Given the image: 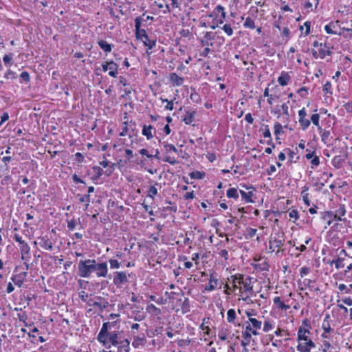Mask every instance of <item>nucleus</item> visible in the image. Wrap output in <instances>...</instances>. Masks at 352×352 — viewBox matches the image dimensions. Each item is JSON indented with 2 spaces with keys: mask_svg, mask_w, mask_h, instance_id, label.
<instances>
[{
  "mask_svg": "<svg viewBox=\"0 0 352 352\" xmlns=\"http://www.w3.org/2000/svg\"><path fill=\"white\" fill-rule=\"evenodd\" d=\"M78 274L82 278H105L108 274L107 262H98L96 259L80 260L78 264Z\"/></svg>",
  "mask_w": 352,
  "mask_h": 352,
  "instance_id": "nucleus-1",
  "label": "nucleus"
},
{
  "mask_svg": "<svg viewBox=\"0 0 352 352\" xmlns=\"http://www.w3.org/2000/svg\"><path fill=\"white\" fill-rule=\"evenodd\" d=\"M285 239L283 235L279 232L272 234L269 241V250L270 252L279 253L280 248L284 245Z\"/></svg>",
  "mask_w": 352,
  "mask_h": 352,
  "instance_id": "nucleus-2",
  "label": "nucleus"
},
{
  "mask_svg": "<svg viewBox=\"0 0 352 352\" xmlns=\"http://www.w3.org/2000/svg\"><path fill=\"white\" fill-rule=\"evenodd\" d=\"M346 214V209L344 205H340L339 208H338L335 212L331 211H326L322 213V219L326 220L327 218L333 217L335 219L338 221H344L345 219H342V217L344 216Z\"/></svg>",
  "mask_w": 352,
  "mask_h": 352,
  "instance_id": "nucleus-3",
  "label": "nucleus"
},
{
  "mask_svg": "<svg viewBox=\"0 0 352 352\" xmlns=\"http://www.w3.org/2000/svg\"><path fill=\"white\" fill-rule=\"evenodd\" d=\"M109 324L110 323L109 322L103 323L102 328L97 336L98 341L107 349H109L111 347L110 345L108 344V342L107 340L108 334L110 333L108 331Z\"/></svg>",
  "mask_w": 352,
  "mask_h": 352,
  "instance_id": "nucleus-4",
  "label": "nucleus"
},
{
  "mask_svg": "<svg viewBox=\"0 0 352 352\" xmlns=\"http://www.w3.org/2000/svg\"><path fill=\"white\" fill-rule=\"evenodd\" d=\"M128 282L129 279L125 272H116L113 273V283L117 288H122Z\"/></svg>",
  "mask_w": 352,
  "mask_h": 352,
  "instance_id": "nucleus-5",
  "label": "nucleus"
},
{
  "mask_svg": "<svg viewBox=\"0 0 352 352\" xmlns=\"http://www.w3.org/2000/svg\"><path fill=\"white\" fill-rule=\"evenodd\" d=\"M302 324L306 326L307 329H305L303 327H300L298 330V341L300 342L302 340L307 341L309 340L307 334H310L309 329H311V326L307 320H304L302 321Z\"/></svg>",
  "mask_w": 352,
  "mask_h": 352,
  "instance_id": "nucleus-6",
  "label": "nucleus"
},
{
  "mask_svg": "<svg viewBox=\"0 0 352 352\" xmlns=\"http://www.w3.org/2000/svg\"><path fill=\"white\" fill-rule=\"evenodd\" d=\"M118 67V65L113 60L105 61L102 64V71L105 72L109 69V75L113 78L117 76Z\"/></svg>",
  "mask_w": 352,
  "mask_h": 352,
  "instance_id": "nucleus-7",
  "label": "nucleus"
},
{
  "mask_svg": "<svg viewBox=\"0 0 352 352\" xmlns=\"http://www.w3.org/2000/svg\"><path fill=\"white\" fill-rule=\"evenodd\" d=\"M142 22V19L141 16H138L135 19V36L139 40H142L143 38L147 40V34L145 30L141 28Z\"/></svg>",
  "mask_w": 352,
  "mask_h": 352,
  "instance_id": "nucleus-8",
  "label": "nucleus"
},
{
  "mask_svg": "<svg viewBox=\"0 0 352 352\" xmlns=\"http://www.w3.org/2000/svg\"><path fill=\"white\" fill-rule=\"evenodd\" d=\"M251 280L252 278L248 276L245 278V282L244 283L243 286L242 287H240V291L241 292L248 293L249 294L248 296H247L245 298H243L244 300H246L249 298V296H256V293L253 290V286L252 285Z\"/></svg>",
  "mask_w": 352,
  "mask_h": 352,
  "instance_id": "nucleus-9",
  "label": "nucleus"
},
{
  "mask_svg": "<svg viewBox=\"0 0 352 352\" xmlns=\"http://www.w3.org/2000/svg\"><path fill=\"white\" fill-rule=\"evenodd\" d=\"M243 187H244L247 190H252L249 192H245L243 190H239V192L242 197L243 199L245 200L247 203H252L253 202L252 197L253 196V191L255 190V188L253 186H247L245 185H243Z\"/></svg>",
  "mask_w": 352,
  "mask_h": 352,
  "instance_id": "nucleus-10",
  "label": "nucleus"
},
{
  "mask_svg": "<svg viewBox=\"0 0 352 352\" xmlns=\"http://www.w3.org/2000/svg\"><path fill=\"white\" fill-rule=\"evenodd\" d=\"M251 333L255 336L259 334V333L256 330L254 329L252 327V326L249 324L245 327V331H243L242 333L243 338H244L243 341H245V342H248V344L250 343V340L252 338Z\"/></svg>",
  "mask_w": 352,
  "mask_h": 352,
  "instance_id": "nucleus-11",
  "label": "nucleus"
},
{
  "mask_svg": "<svg viewBox=\"0 0 352 352\" xmlns=\"http://www.w3.org/2000/svg\"><path fill=\"white\" fill-rule=\"evenodd\" d=\"M38 240L39 241L38 243L41 248L46 250H52L53 243L50 240L47 236H40L38 238Z\"/></svg>",
  "mask_w": 352,
  "mask_h": 352,
  "instance_id": "nucleus-12",
  "label": "nucleus"
},
{
  "mask_svg": "<svg viewBox=\"0 0 352 352\" xmlns=\"http://www.w3.org/2000/svg\"><path fill=\"white\" fill-rule=\"evenodd\" d=\"M27 276H28V272H23L19 273L18 274L13 275L11 277V280L16 286H18L19 287H21L23 285V282Z\"/></svg>",
  "mask_w": 352,
  "mask_h": 352,
  "instance_id": "nucleus-13",
  "label": "nucleus"
},
{
  "mask_svg": "<svg viewBox=\"0 0 352 352\" xmlns=\"http://www.w3.org/2000/svg\"><path fill=\"white\" fill-rule=\"evenodd\" d=\"M169 80L173 86H180L183 84L184 79L176 73L173 72L169 75Z\"/></svg>",
  "mask_w": 352,
  "mask_h": 352,
  "instance_id": "nucleus-14",
  "label": "nucleus"
},
{
  "mask_svg": "<svg viewBox=\"0 0 352 352\" xmlns=\"http://www.w3.org/2000/svg\"><path fill=\"white\" fill-rule=\"evenodd\" d=\"M146 342V337L144 333L133 336L132 346L134 348H138L140 345L144 346Z\"/></svg>",
  "mask_w": 352,
  "mask_h": 352,
  "instance_id": "nucleus-15",
  "label": "nucleus"
},
{
  "mask_svg": "<svg viewBox=\"0 0 352 352\" xmlns=\"http://www.w3.org/2000/svg\"><path fill=\"white\" fill-rule=\"evenodd\" d=\"M218 278L216 277V276H214V274H212L209 278L208 285L206 286L205 290L208 292H212L214 290L215 287L218 285Z\"/></svg>",
  "mask_w": 352,
  "mask_h": 352,
  "instance_id": "nucleus-16",
  "label": "nucleus"
},
{
  "mask_svg": "<svg viewBox=\"0 0 352 352\" xmlns=\"http://www.w3.org/2000/svg\"><path fill=\"white\" fill-rule=\"evenodd\" d=\"M108 339L109 342L113 346H117L120 342L118 341V331H111L108 334L107 340Z\"/></svg>",
  "mask_w": 352,
  "mask_h": 352,
  "instance_id": "nucleus-17",
  "label": "nucleus"
},
{
  "mask_svg": "<svg viewBox=\"0 0 352 352\" xmlns=\"http://www.w3.org/2000/svg\"><path fill=\"white\" fill-rule=\"evenodd\" d=\"M290 79H291V77L287 72H282L280 76L278 78L277 80H278V82L281 86H285L289 83Z\"/></svg>",
  "mask_w": 352,
  "mask_h": 352,
  "instance_id": "nucleus-18",
  "label": "nucleus"
},
{
  "mask_svg": "<svg viewBox=\"0 0 352 352\" xmlns=\"http://www.w3.org/2000/svg\"><path fill=\"white\" fill-rule=\"evenodd\" d=\"M130 342L128 339H125L118 344L117 352H129Z\"/></svg>",
  "mask_w": 352,
  "mask_h": 352,
  "instance_id": "nucleus-19",
  "label": "nucleus"
},
{
  "mask_svg": "<svg viewBox=\"0 0 352 352\" xmlns=\"http://www.w3.org/2000/svg\"><path fill=\"white\" fill-rule=\"evenodd\" d=\"M274 327H275V322L272 319H271L270 318H267L265 320L263 330L264 332H269L270 331L273 329L274 328Z\"/></svg>",
  "mask_w": 352,
  "mask_h": 352,
  "instance_id": "nucleus-20",
  "label": "nucleus"
},
{
  "mask_svg": "<svg viewBox=\"0 0 352 352\" xmlns=\"http://www.w3.org/2000/svg\"><path fill=\"white\" fill-rule=\"evenodd\" d=\"M195 114H196L195 111H186V115L184 118H182V120L186 124H190L194 121Z\"/></svg>",
  "mask_w": 352,
  "mask_h": 352,
  "instance_id": "nucleus-21",
  "label": "nucleus"
},
{
  "mask_svg": "<svg viewBox=\"0 0 352 352\" xmlns=\"http://www.w3.org/2000/svg\"><path fill=\"white\" fill-rule=\"evenodd\" d=\"M232 278H233L234 289L238 288L236 283L243 285L244 283L245 282V279H244V275L243 274H238L234 276H232Z\"/></svg>",
  "mask_w": 352,
  "mask_h": 352,
  "instance_id": "nucleus-22",
  "label": "nucleus"
},
{
  "mask_svg": "<svg viewBox=\"0 0 352 352\" xmlns=\"http://www.w3.org/2000/svg\"><path fill=\"white\" fill-rule=\"evenodd\" d=\"M98 45L105 52H110L112 50L113 45L112 44L108 43L106 41L100 40L98 41Z\"/></svg>",
  "mask_w": 352,
  "mask_h": 352,
  "instance_id": "nucleus-23",
  "label": "nucleus"
},
{
  "mask_svg": "<svg viewBox=\"0 0 352 352\" xmlns=\"http://www.w3.org/2000/svg\"><path fill=\"white\" fill-rule=\"evenodd\" d=\"M155 130L151 125H144L142 129V135L146 137L147 140H151L153 138L152 131Z\"/></svg>",
  "mask_w": 352,
  "mask_h": 352,
  "instance_id": "nucleus-24",
  "label": "nucleus"
},
{
  "mask_svg": "<svg viewBox=\"0 0 352 352\" xmlns=\"http://www.w3.org/2000/svg\"><path fill=\"white\" fill-rule=\"evenodd\" d=\"M344 161V159L342 156L336 155L332 159L331 164L336 168H340L342 166Z\"/></svg>",
  "mask_w": 352,
  "mask_h": 352,
  "instance_id": "nucleus-25",
  "label": "nucleus"
},
{
  "mask_svg": "<svg viewBox=\"0 0 352 352\" xmlns=\"http://www.w3.org/2000/svg\"><path fill=\"white\" fill-rule=\"evenodd\" d=\"M308 190H309V188L307 186H305L304 187H302L301 195H302V200H303L304 203L307 206H309L311 204V201L309 199V193L307 192Z\"/></svg>",
  "mask_w": 352,
  "mask_h": 352,
  "instance_id": "nucleus-26",
  "label": "nucleus"
},
{
  "mask_svg": "<svg viewBox=\"0 0 352 352\" xmlns=\"http://www.w3.org/2000/svg\"><path fill=\"white\" fill-rule=\"evenodd\" d=\"M274 303L278 304L277 307L284 311H287L289 309V306L285 305L283 302L280 300V298L279 296H276L274 298Z\"/></svg>",
  "mask_w": 352,
  "mask_h": 352,
  "instance_id": "nucleus-27",
  "label": "nucleus"
},
{
  "mask_svg": "<svg viewBox=\"0 0 352 352\" xmlns=\"http://www.w3.org/2000/svg\"><path fill=\"white\" fill-rule=\"evenodd\" d=\"M181 309L183 314H187L190 311V301L188 298H184L181 305Z\"/></svg>",
  "mask_w": 352,
  "mask_h": 352,
  "instance_id": "nucleus-28",
  "label": "nucleus"
},
{
  "mask_svg": "<svg viewBox=\"0 0 352 352\" xmlns=\"http://www.w3.org/2000/svg\"><path fill=\"white\" fill-rule=\"evenodd\" d=\"M344 258H338L336 260H332L331 261H329V263L331 265L333 264H335V267L336 269L342 268L344 267Z\"/></svg>",
  "mask_w": 352,
  "mask_h": 352,
  "instance_id": "nucleus-29",
  "label": "nucleus"
},
{
  "mask_svg": "<svg viewBox=\"0 0 352 352\" xmlns=\"http://www.w3.org/2000/svg\"><path fill=\"white\" fill-rule=\"evenodd\" d=\"M329 318V316L327 315L324 319L323 322H322V327L324 333H330L333 330L330 327Z\"/></svg>",
  "mask_w": 352,
  "mask_h": 352,
  "instance_id": "nucleus-30",
  "label": "nucleus"
},
{
  "mask_svg": "<svg viewBox=\"0 0 352 352\" xmlns=\"http://www.w3.org/2000/svg\"><path fill=\"white\" fill-rule=\"evenodd\" d=\"M226 195L228 198L237 199L239 198L238 190L235 188H230L227 190Z\"/></svg>",
  "mask_w": 352,
  "mask_h": 352,
  "instance_id": "nucleus-31",
  "label": "nucleus"
},
{
  "mask_svg": "<svg viewBox=\"0 0 352 352\" xmlns=\"http://www.w3.org/2000/svg\"><path fill=\"white\" fill-rule=\"evenodd\" d=\"M189 175L193 179H202L205 177V173L196 170L191 172Z\"/></svg>",
  "mask_w": 352,
  "mask_h": 352,
  "instance_id": "nucleus-32",
  "label": "nucleus"
},
{
  "mask_svg": "<svg viewBox=\"0 0 352 352\" xmlns=\"http://www.w3.org/2000/svg\"><path fill=\"white\" fill-rule=\"evenodd\" d=\"M142 41L144 45L145 46L148 47V48L149 50H152L155 46V45H156V41L155 40H151L149 38L148 36H147V40L143 38Z\"/></svg>",
  "mask_w": 352,
  "mask_h": 352,
  "instance_id": "nucleus-33",
  "label": "nucleus"
},
{
  "mask_svg": "<svg viewBox=\"0 0 352 352\" xmlns=\"http://www.w3.org/2000/svg\"><path fill=\"white\" fill-rule=\"evenodd\" d=\"M332 47H327V49H320L319 50V56L320 58L323 59L327 55L331 56L332 54L331 51Z\"/></svg>",
  "mask_w": 352,
  "mask_h": 352,
  "instance_id": "nucleus-34",
  "label": "nucleus"
},
{
  "mask_svg": "<svg viewBox=\"0 0 352 352\" xmlns=\"http://www.w3.org/2000/svg\"><path fill=\"white\" fill-rule=\"evenodd\" d=\"M243 26L245 28H249V29L253 30L255 28L254 21L252 18L248 16L246 18V19L243 23Z\"/></svg>",
  "mask_w": 352,
  "mask_h": 352,
  "instance_id": "nucleus-35",
  "label": "nucleus"
},
{
  "mask_svg": "<svg viewBox=\"0 0 352 352\" xmlns=\"http://www.w3.org/2000/svg\"><path fill=\"white\" fill-rule=\"evenodd\" d=\"M249 322H251L252 325V328H254L255 330L260 329L261 328L262 322L254 318H250Z\"/></svg>",
  "mask_w": 352,
  "mask_h": 352,
  "instance_id": "nucleus-36",
  "label": "nucleus"
},
{
  "mask_svg": "<svg viewBox=\"0 0 352 352\" xmlns=\"http://www.w3.org/2000/svg\"><path fill=\"white\" fill-rule=\"evenodd\" d=\"M228 329L222 328L218 333V338L222 340L225 341L228 339Z\"/></svg>",
  "mask_w": 352,
  "mask_h": 352,
  "instance_id": "nucleus-37",
  "label": "nucleus"
},
{
  "mask_svg": "<svg viewBox=\"0 0 352 352\" xmlns=\"http://www.w3.org/2000/svg\"><path fill=\"white\" fill-rule=\"evenodd\" d=\"M236 318V311L233 309H230L227 312V320L228 322H234Z\"/></svg>",
  "mask_w": 352,
  "mask_h": 352,
  "instance_id": "nucleus-38",
  "label": "nucleus"
},
{
  "mask_svg": "<svg viewBox=\"0 0 352 352\" xmlns=\"http://www.w3.org/2000/svg\"><path fill=\"white\" fill-rule=\"evenodd\" d=\"M190 98L192 102L195 103H200L201 102L200 95L197 92H196L195 89H193V92L191 93Z\"/></svg>",
  "mask_w": 352,
  "mask_h": 352,
  "instance_id": "nucleus-39",
  "label": "nucleus"
},
{
  "mask_svg": "<svg viewBox=\"0 0 352 352\" xmlns=\"http://www.w3.org/2000/svg\"><path fill=\"white\" fill-rule=\"evenodd\" d=\"M78 197H79V201L80 202H85V208L87 209L88 206H89L90 203V195H86L83 196H80L79 194L78 195Z\"/></svg>",
  "mask_w": 352,
  "mask_h": 352,
  "instance_id": "nucleus-40",
  "label": "nucleus"
},
{
  "mask_svg": "<svg viewBox=\"0 0 352 352\" xmlns=\"http://www.w3.org/2000/svg\"><path fill=\"white\" fill-rule=\"evenodd\" d=\"M30 258V252H29V254H21V259L24 261V265H25L26 270H28L30 268L29 261Z\"/></svg>",
  "mask_w": 352,
  "mask_h": 352,
  "instance_id": "nucleus-41",
  "label": "nucleus"
},
{
  "mask_svg": "<svg viewBox=\"0 0 352 352\" xmlns=\"http://www.w3.org/2000/svg\"><path fill=\"white\" fill-rule=\"evenodd\" d=\"M299 123L302 130L304 131L306 130L310 125V121L305 118L299 119Z\"/></svg>",
  "mask_w": 352,
  "mask_h": 352,
  "instance_id": "nucleus-42",
  "label": "nucleus"
},
{
  "mask_svg": "<svg viewBox=\"0 0 352 352\" xmlns=\"http://www.w3.org/2000/svg\"><path fill=\"white\" fill-rule=\"evenodd\" d=\"M296 348L300 352H310V349L306 344V342L305 343H299Z\"/></svg>",
  "mask_w": 352,
  "mask_h": 352,
  "instance_id": "nucleus-43",
  "label": "nucleus"
},
{
  "mask_svg": "<svg viewBox=\"0 0 352 352\" xmlns=\"http://www.w3.org/2000/svg\"><path fill=\"white\" fill-rule=\"evenodd\" d=\"M21 254H29V252H30V247L25 242L24 245H21L19 247Z\"/></svg>",
  "mask_w": 352,
  "mask_h": 352,
  "instance_id": "nucleus-44",
  "label": "nucleus"
},
{
  "mask_svg": "<svg viewBox=\"0 0 352 352\" xmlns=\"http://www.w3.org/2000/svg\"><path fill=\"white\" fill-rule=\"evenodd\" d=\"M164 146L166 151V152L169 153V152H174V153H177V149L175 148V146L171 144H168V143H164Z\"/></svg>",
  "mask_w": 352,
  "mask_h": 352,
  "instance_id": "nucleus-45",
  "label": "nucleus"
},
{
  "mask_svg": "<svg viewBox=\"0 0 352 352\" xmlns=\"http://www.w3.org/2000/svg\"><path fill=\"white\" fill-rule=\"evenodd\" d=\"M332 28H335L333 23H330L324 26V30L327 34H336L337 32L332 30Z\"/></svg>",
  "mask_w": 352,
  "mask_h": 352,
  "instance_id": "nucleus-46",
  "label": "nucleus"
},
{
  "mask_svg": "<svg viewBox=\"0 0 352 352\" xmlns=\"http://www.w3.org/2000/svg\"><path fill=\"white\" fill-rule=\"evenodd\" d=\"M109 263L110 265L111 269H118L120 266V263L118 262V260L116 259H109Z\"/></svg>",
  "mask_w": 352,
  "mask_h": 352,
  "instance_id": "nucleus-47",
  "label": "nucleus"
},
{
  "mask_svg": "<svg viewBox=\"0 0 352 352\" xmlns=\"http://www.w3.org/2000/svg\"><path fill=\"white\" fill-rule=\"evenodd\" d=\"M319 119L320 116L318 113H314L311 116V120L314 125L318 126L319 129H321V127L319 126Z\"/></svg>",
  "mask_w": 352,
  "mask_h": 352,
  "instance_id": "nucleus-48",
  "label": "nucleus"
},
{
  "mask_svg": "<svg viewBox=\"0 0 352 352\" xmlns=\"http://www.w3.org/2000/svg\"><path fill=\"white\" fill-rule=\"evenodd\" d=\"M77 225L76 221L74 219H72L69 221H67V228L69 231H73Z\"/></svg>",
  "mask_w": 352,
  "mask_h": 352,
  "instance_id": "nucleus-49",
  "label": "nucleus"
},
{
  "mask_svg": "<svg viewBox=\"0 0 352 352\" xmlns=\"http://www.w3.org/2000/svg\"><path fill=\"white\" fill-rule=\"evenodd\" d=\"M157 194V189L155 186H151L149 188L148 192V197H150L151 198L153 199L154 196Z\"/></svg>",
  "mask_w": 352,
  "mask_h": 352,
  "instance_id": "nucleus-50",
  "label": "nucleus"
},
{
  "mask_svg": "<svg viewBox=\"0 0 352 352\" xmlns=\"http://www.w3.org/2000/svg\"><path fill=\"white\" fill-rule=\"evenodd\" d=\"M129 131L128 122L125 121L122 123V131L120 133V136H125Z\"/></svg>",
  "mask_w": 352,
  "mask_h": 352,
  "instance_id": "nucleus-51",
  "label": "nucleus"
},
{
  "mask_svg": "<svg viewBox=\"0 0 352 352\" xmlns=\"http://www.w3.org/2000/svg\"><path fill=\"white\" fill-rule=\"evenodd\" d=\"M94 172L96 173V177L99 178L104 173V170L99 166H94L93 167Z\"/></svg>",
  "mask_w": 352,
  "mask_h": 352,
  "instance_id": "nucleus-52",
  "label": "nucleus"
},
{
  "mask_svg": "<svg viewBox=\"0 0 352 352\" xmlns=\"http://www.w3.org/2000/svg\"><path fill=\"white\" fill-rule=\"evenodd\" d=\"M274 128L275 135H278L280 133H283V126L280 123H278V122L275 123Z\"/></svg>",
  "mask_w": 352,
  "mask_h": 352,
  "instance_id": "nucleus-53",
  "label": "nucleus"
},
{
  "mask_svg": "<svg viewBox=\"0 0 352 352\" xmlns=\"http://www.w3.org/2000/svg\"><path fill=\"white\" fill-rule=\"evenodd\" d=\"M215 11H217L218 12H221V15L223 17V19H226V12H225L224 8L222 6L218 5L217 6H216V8L214 9V12Z\"/></svg>",
  "mask_w": 352,
  "mask_h": 352,
  "instance_id": "nucleus-54",
  "label": "nucleus"
},
{
  "mask_svg": "<svg viewBox=\"0 0 352 352\" xmlns=\"http://www.w3.org/2000/svg\"><path fill=\"white\" fill-rule=\"evenodd\" d=\"M223 30L228 36H231L233 34V30L229 24H225L223 27Z\"/></svg>",
  "mask_w": 352,
  "mask_h": 352,
  "instance_id": "nucleus-55",
  "label": "nucleus"
},
{
  "mask_svg": "<svg viewBox=\"0 0 352 352\" xmlns=\"http://www.w3.org/2000/svg\"><path fill=\"white\" fill-rule=\"evenodd\" d=\"M108 305V302H104V304L100 303L98 302H94L93 304V307H98L101 311L106 309Z\"/></svg>",
  "mask_w": 352,
  "mask_h": 352,
  "instance_id": "nucleus-56",
  "label": "nucleus"
},
{
  "mask_svg": "<svg viewBox=\"0 0 352 352\" xmlns=\"http://www.w3.org/2000/svg\"><path fill=\"white\" fill-rule=\"evenodd\" d=\"M4 77L7 79H14L16 78V73L9 69L5 74Z\"/></svg>",
  "mask_w": 352,
  "mask_h": 352,
  "instance_id": "nucleus-57",
  "label": "nucleus"
},
{
  "mask_svg": "<svg viewBox=\"0 0 352 352\" xmlns=\"http://www.w3.org/2000/svg\"><path fill=\"white\" fill-rule=\"evenodd\" d=\"M17 317L20 321L23 322L25 324V326H28V324L25 322V320L28 318V316L25 314V312H23L21 314H18Z\"/></svg>",
  "mask_w": 352,
  "mask_h": 352,
  "instance_id": "nucleus-58",
  "label": "nucleus"
},
{
  "mask_svg": "<svg viewBox=\"0 0 352 352\" xmlns=\"http://www.w3.org/2000/svg\"><path fill=\"white\" fill-rule=\"evenodd\" d=\"M298 93L302 98H305L308 94V89L305 87H302L298 90Z\"/></svg>",
  "mask_w": 352,
  "mask_h": 352,
  "instance_id": "nucleus-59",
  "label": "nucleus"
},
{
  "mask_svg": "<svg viewBox=\"0 0 352 352\" xmlns=\"http://www.w3.org/2000/svg\"><path fill=\"white\" fill-rule=\"evenodd\" d=\"M164 162H168L172 165L177 164L178 163V161L175 160V157H172L170 156H166L165 159L164 160Z\"/></svg>",
  "mask_w": 352,
  "mask_h": 352,
  "instance_id": "nucleus-60",
  "label": "nucleus"
},
{
  "mask_svg": "<svg viewBox=\"0 0 352 352\" xmlns=\"http://www.w3.org/2000/svg\"><path fill=\"white\" fill-rule=\"evenodd\" d=\"M12 59V54H6L3 58V60L6 65H10Z\"/></svg>",
  "mask_w": 352,
  "mask_h": 352,
  "instance_id": "nucleus-61",
  "label": "nucleus"
},
{
  "mask_svg": "<svg viewBox=\"0 0 352 352\" xmlns=\"http://www.w3.org/2000/svg\"><path fill=\"white\" fill-rule=\"evenodd\" d=\"M331 135V133L329 131H324L322 132L321 137H322V141L326 143L328 141V139Z\"/></svg>",
  "mask_w": 352,
  "mask_h": 352,
  "instance_id": "nucleus-62",
  "label": "nucleus"
},
{
  "mask_svg": "<svg viewBox=\"0 0 352 352\" xmlns=\"http://www.w3.org/2000/svg\"><path fill=\"white\" fill-rule=\"evenodd\" d=\"M311 168H314V167L316 166H318L320 164V159L318 156L315 155L311 161Z\"/></svg>",
  "mask_w": 352,
  "mask_h": 352,
  "instance_id": "nucleus-63",
  "label": "nucleus"
},
{
  "mask_svg": "<svg viewBox=\"0 0 352 352\" xmlns=\"http://www.w3.org/2000/svg\"><path fill=\"white\" fill-rule=\"evenodd\" d=\"M21 78L25 82H29L30 80V74L28 72H23L20 75Z\"/></svg>",
  "mask_w": 352,
  "mask_h": 352,
  "instance_id": "nucleus-64",
  "label": "nucleus"
}]
</instances>
